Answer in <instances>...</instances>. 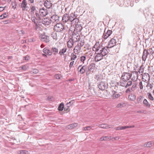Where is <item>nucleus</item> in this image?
Returning a JSON list of instances; mask_svg holds the SVG:
<instances>
[{
    "label": "nucleus",
    "mask_w": 154,
    "mask_h": 154,
    "mask_svg": "<svg viewBox=\"0 0 154 154\" xmlns=\"http://www.w3.org/2000/svg\"><path fill=\"white\" fill-rule=\"evenodd\" d=\"M61 75L60 74H57L55 75L54 77L57 79H60L61 77Z\"/></svg>",
    "instance_id": "nucleus-52"
},
{
    "label": "nucleus",
    "mask_w": 154,
    "mask_h": 154,
    "mask_svg": "<svg viewBox=\"0 0 154 154\" xmlns=\"http://www.w3.org/2000/svg\"><path fill=\"white\" fill-rule=\"evenodd\" d=\"M71 18V14H70V16L67 14H65L63 16L62 20V22L64 23L69 21L70 22Z\"/></svg>",
    "instance_id": "nucleus-5"
},
{
    "label": "nucleus",
    "mask_w": 154,
    "mask_h": 154,
    "mask_svg": "<svg viewBox=\"0 0 154 154\" xmlns=\"http://www.w3.org/2000/svg\"><path fill=\"white\" fill-rule=\"evenodd\" d=\"M116 92L114 91V96L113 97V99H114L116 98H117L120 96L119 94H116Z\"/></svg>",
    "instance_id": "nucleus-37"
},
{
    "label": "nucleus",
    "mask_w": 154,
    "mask_h": 154,
    "mask_svg": "<svg viewBox=\"0 0 154 154\" xmlns=\"http://www.w3.org/2000/svg\"><path fill=\"white\" fill-rule=\"evenodd\" d=\"M31 73L32 74H35L38 73V70L37 69H34L31 71Z\"/></svg>",
    "instance_id": "nucleus-40"
},
{
    "label": "nucleus",
    "mask_w": 154,
    "mask_h": 154,
    "mask_svg": "<svg viewBox=\"0 0 154 154\" xmlns=\"http://www.w3.org/2000/svg\"><path fill=\"white\" fill-rule=\"evenodd\" d=\"M28 151L25 150H20V154H28Z\"/></svg>",
    "instance_id": "nucleus-46"
},
{
    "label": "nucleus",
    "mask_w": 154,
    "mask_h": 154,
    "mask_svg": "<svg viewBox=\"0 0 154 154\" xmlns=\"http://www.w3.org/2000/svg\"><path fill=\"white\" fill-rule=\"evenodd\" d=\"M132 74L133 75V76L135 77L136 78H138V72L137 71H134L132 72Z\"/></svg>",
    "instance_id": "nucleus-38"
},
{
    "label": "nucleus",
    "mask_w": 154,
    "mask_h": 154,
    "mask_svg": "<svg viewBox=\"0 0 154 154\" xmlns=\"http://www.w3.org/2000/svg\"><path fill=\"white\" fill-rule=\"evenodd\" d=\"M78 32L75 30L71 36V37L70 38L73 41L75 42L79 41L80 39V36Z\"/></svg>",
    "instance_id": "nucleus-2"
},
{
    "label": "nucleus",
    "mask_w": 154,
    "mask_h": 154,
    "mask_svg": "<svg viewBox=\"0 0 154 154\" xmlns=\"http://www.w3.org/2000/svg\"><path fill=\"white\" fill-rule=\"evenodd\" d=\"M43 51L45 54L49 56H51L52 54V52L51 51H51L49 49H48L46 48H45L43 49Z\"/></svg>",
    "instance_id": "nucleus-20"
},
{
    "label": "nucleus",
    "mask_w": 154,
    "mask_h": 154,
    "mask_svg": "<svg viewBox=\"0 0 154 154\" xmlns=\"http://www.w3.org/2000/svg\"><path fill=\"white\" fill-rule=\"evenodd\" d=\"M132 84V81H128L126 85V88L128 86H129L131 85Z\"/></svg>",
    "instance_id": "nucleus-47"
},
{
    "label": "nucleus",
    "mask_w": 154,
    "mask_h": 154,
    "mask_svg": "<svg viewBox=\"0 0 154 154\" xmlns=\"http://www.w3.org/2000/svg\"><path fill=\"white\" fill-rule=\"evenodd\" d=\"M128 98L131 101H134L135 99V96L134 94H131L128 95Z\"/></svg>",
    "instance_id": "nucleus-26"
},
{
    "label": "nucleus",
    "mask_w": 154,
    "mask_h": 154,
    "mask_svg": "<svg viewBox=\"0 0 154 154\" xmlns=\"http://www.w3.org/2000/svg\"><path fill=\"white\" fill-rule=\"evenodd\" d=\"M74 61H72L69 64V67L70 68H71L72 66L74 64Z\"/></svg>",
    "instance_id": "nucleus-60"
},
{
    "label": "nucleus",
    "mask_w": 154,
    "mask_h": 154,
    "mask_svg": "<svg viewBox=\"0 0 154 154\" xmlns=\"http://www.w3.org/2000/svg\"><path fill=\"white\" fill-rule=\"evenodd\" d=\"M29 68V66L26 65H24L20 67V68L21 69L23 70H26L27 69Z\"/></svg>",
    "instance_id": "nucleus-35"
},
{
    "label": "nucleus",
    "mask_w": 154,
    "mask_h": 154,
    "mask_svg": "<svg viewBox=\"0 0 154 154\" xmlns=\"http://www.w3.org/2000/svg\"><path fill=\"white\" fill-rule=\"evenodd\" d=\"M82 26L81 24H77L75 26V30L77 32H80L82 30Z\"/></svg>",
    "instance_id": "nucleus-21"
},
{
    "label": "nucleus",
    "mask_w": 154,
    "mask_h": 154,
    "mask_svg": "<svg viewBox=\"0 0 154 154\" xmlns=\"http://www.w3.org/2000/svg\"><path fill=\"white\" fill-rule=\"evenodd\" d=\"M29 59V57L28 55L25 56L23 58V60H28Z\"/></svg>",
    "instance_id": "nucleus-58"
},
{
    "label": "nucleus",
    "mask_w": 154,
    "mask_h": 154,
    "mask_svg": "<svg viewBox=\"0 0 154 154\" xmlns=\"http://www.w3.org/2000/svg\"><path fill=\"white\" fill-rule=\"evenodd\" d=\"M143 97L142 96H140L137 98V101L138 103L141 102L143 98Z\"/></svg>",
    "instance_id": "nucleus-49"
},
{
    "label": "nucleus",
    "mask_w": 154,
    "mask_h": 154,
    "mask_svg": "<svg viewBox=\"0 0 154 154\" xmlns=\"http://www.w3.org/2000/svg\"><path fill=\"white\" fill-rule=\"evenodd\" d=\"M99 128H110L112 127V126L111 125H108L105 124H102L99 125H98Z\"/></svg>",
    "instance_id": "nucleus-16"
},
{
    "label": "nucleus",
    "mask_w": 154,
    "mask_h": 154,
    "mask_svg": "<svg viewBox=\"0 0 154 154\" xmlns=\"http://www.w3.org/2000/svg\"><path fill=\"white\" fill-rule=\"evenodd\" d=\"M148 54H149V53L148 52V51L146 49H144L142 57V60L143 61H145L146 60Z\"/></svg>",
    "instance_id": "nucleus-14"
},
{
    "label": "nucleus",
    "mask_w": 154,
    "mask_h": 154,
    "mask_svg": "<svg viewBox=\"0 0 154 154\" xmlns=\"http://www.w3.org/2000/svg\"><path fill=\"white\" fill-rule=\"evenodd\" d=\"M148 86H149L150 87V88L152 89V88H153V85H152L151 84H150V83H148V84H147V85L146 86V87H148Z\"/></svg>",
    "instance_id": "nucleus-59"
},
{
    "label": "nucleus",
    "mask_w": 154,
    "mask_h": 154,
    "mask_svg": "<svg viewBox=\"0 0 154 154\" xmlns=\"http://www.w3.org/2000/svg\"><path fill=\"white\" fill-rule=\"evenodd\" d=\"M133 88V87L132 86L131 88H130L127 89V90H126V93H129L132 91Z\"/></svg>",
    "instance_id": "nucleus-43"
},
{
    "label": "nucleus",
    "mask_w": 154,
    "mask_h": 154,
    "mask_svg": "<svg viewBox=\"0 0 154 154\" xmlns=\"http://www.w3.org/2000/svg\"><path fill=\"white\" fill-rule=\"evenodd\" d=\"M138 78H136L135 77L133 76L132 79V80L134 81H135Z\"/></svg>",
    "instance_id": "nucleus-64"
},
{
    "label": "nucleus",
    "mask_w": 154,
    "mask_h": 154,
    "mask_svg": "<svg viewBox=\"0 0 154 154\" xmlns=\"http://www.w3.org/2000/svg\"><path fill=\"white\" fill-rule=\"evenodd\" d=\"M131 75H132V74H130V73L126 72V76L128 80H129V79H130L131 77Z\"/></svg>",
    "instance_id": "nucleus-41"
},
{
    "label": "nucleus",
    "mask_w": 154,
    "mask_h": 154,
    "mask_svg": "<svg viewBox=\"0 0 154 154\" xmlns=\"http://www.w3.org/2000/svg\"><path fill=\"white\" fill-rule=\"evenodd\" d=\"M104 140H111V136H104Z\"/></svg>",
    "instance_id": "nucleus-42"
},
{
    "label": "nucleus",
    "mask_w": 154,
    "mask_h": 154,
    "mask_svg": "<svg viewBox=\"0 0 154 154\" xmlns=\"http://www.w3.org/2000/svg\"><path fill=\"white\" fill-rule=\"evenodd\" d=\"M51 22V19L49 20L47 18H44L42 21V23L46 25H49Z\"/></svg>",
    "instance_id": "nucleus-18"
},
{
    "label": "nucleus",
    "mask_w": 154,
    "mask_h": 154,
    "mask_svg": "<svg viewBox=\"0 0 154 154\" xmlns=\"http://www.w3.org/2000/svg\"><path fill=\"white\" fill-rule=\"evenodd\" d=\"M139 86L140 87V89H143V83L142 81H140L139 84Z\"/></svg>",
    "instance_id": "nucleus-53"
},
{
    "label": "nucleus",
    "mask_w": 154,
    "mask_h": 154,
    "mask_svg": "<svg viewBox=\"0 0 154 154\" xmlns=\"http://www.w3.org/2000/svg\"><path fill=\"white\" fill-rule=\"evenodd\" d=\"M66 50L67 48L66 47H65L60 50L59 52V54L61 55H63L64 54V53L66 52Z\"/></svg>",
    "instance_id": "nucleus-22"
},
{
    "label": "nucleus",
    "mask_w": 154,
    "mask_h": 154,
    "mask_svg": "<svg viewBox=\"0 0 154 154\" xmlns=\"http://www.w3.org/2000/svg\"><path fill=\"white\" fill-rule=\"evenodd\" d=\"M142 79L143 80V81L144 82L149 81L150 79L149 75L148 73H145L143 75Z\"/></svg>",
    "instance_id": "nucleus-12"
},
{
    "label": "nucleus",
    "mask_w": 154,
    "mask_h": 154,
    "mask_svg": "<svg viewBox=\"0 0 154 154\" xmlns=\"http://www.w3.org/2000/svg\"><path fill=\"white\" fill-rule=\"evenodd\" d=\"M112 31L110 30H108L107 32L106 33V35L108 36H109L110 35L112 34Z\"/></svg>",
    "instance_id": "nucleus-51"
},
{
    "label": "nucleus",
    "mask_w": 154,
    "mask_h": 154,
    "mask_svg": "<svg viewBox=\"0 0 154 154\" xmlns=\"http://www.w3.org/2000/svg\"><path fill=\"white\" fill-rule=\"evenodd\" d=\"M116 43L115 39L112 38L109 42L107 46L103 47L97 42L92 48V50L95 52L94 60L96 62L99 61L103 58V57L107 55L109 51V48L113 47Z\"/></svg>",
    "instance_id": "nucleus-1"
},
{
    "label": "nucleus",
    "mask_w": 154,
    "mask_h": 154,
    "mask_svg": "<svg viewBox=\"0 0 154 154\" xmlns=\"http://www.w3.org/2000/svg\"><path fill=\"white\" fill-rule=\"evenodd\" d=\"M17 3L16 2H14L12 3V8L14 9H16V8Z\"/></svg>",
    "instance_id": "nucleus-44"
},
{
    "label": "nucleus",
    "mask_w": 154,
    "mask_h": 154,
    "mask_svg": "<svg viewBox=\"0 0 154 154\" xmlns=\"http://www.w3.org/2000/svg\"><path fill=\"white\" fill-rule=\"evenodd\" d=\"M143 103V104L144 106L147 108H149L150 106V104L148 102L146 99H145L144 100Z\"/></svg>",
    "instance_id": "nucleus-23"
},
{
    "label": "nucleus",
    "mask_w": 154,
    "mask_h": 154,
    "mask_svg": "<svg viewBox=\"0 0 154 154\" xmlns=\"http://www.w3.org/2000/svg\"><path fill=\"white\" fill-rule=\"evenodd\" d=\"M73 100H72L70 102H69L68 103H67L66 105H67L68 106H70L72 105V104L73 103Z\"/></svg>",
    "instance_id": "nucleus-57"
},
{
    "label": "nucleus",
    "mask_w": 154,
    "mask_h": 154,
    "mask_svg": "<svg viewBox=\"0 0 154 154\" xmlns=\"http://www.w3.org/2000/svg\"><path fill=\"white\" fill-rule=\"evenodd\" d=\"M148 52L149 53V54H150L151 55L153 54L154 53V52L153 51L152 48H149V49Z\"/></svg>",
    "instance_id": "nucleus-55"
},
{
    "label": "nucleus",
    "mask_w": 154,
    "mask_h": 154,
    "mask_svg": "<svg viewBox=\"0 0 154 154\" xmlns=\"http://www.w3.org/2000/svg\"><path fill=\"white\" fill-rule=\"evenodd\" d=\"M154 145V143L151 141H150L148 142L147 144H145L144 145L145 147H150Z\"/></svg>",
    "instance_id": "nucleus-27"
},
{
    "label": "nucleus",
    "mask_w": 154,
    "mask_h": 154,
    "mask_svg": "<svg viewBox=\"0 0 154 154\" xmlns=\"http://www.w3.org/2000/svg\"><path fill=\"white\" fill-rule=\"evenodd\" d=\"M27 3L26 0H23L21 3V7L23 8V10H25L26 7Z\"/></svg>",
    "instance_id": "nucleus-25"
},
{
    "label": "nucleus",
    "mask_w": 154,
    "mask_h": 154,
    "mask_svg": "<svg viewBox=\"0 0 154 154\" xmlns=\"http://www.w3.org/2000/svg\"><path fill=\"white\" fill-rule=\"evenodd\" d=\"M34 11H37L36 10V8L35 7V6H32L31 8L30 11V14L32 15V14H34Z\"/></svg>",
    "instance_id": "nucleus-28"
},
{
    "label": "nucleus",
    "mask_w": 154,
    "mask_h": 154,
    "mask_svg": "<svg viewBox=\"0 0 154 154\" xmlns=\"http://www.w3.org/2000/svg\"><path fill=\"white\" fill-rule=\"evenodd\" d=\"M77 125V124L76 123L71 124L69 125V126H70V127L71 128H74V127H76Z\"/></svg>",
    "instance_id": "nucleus-45"
},
{
    "label": "nucleus",
    "mask_w": 154,
    "mask_h": 154,
    "mask_svg": "<svg viewBox=\"0 0 154 154\" xmlns=\"http://www.w3.org/2000/svg\"><path fill=\"white\" fill-rule=\"evenodd\" d=\"M98 87L99 89L101 90H104L107 88V83L104 82H101Z\"/></svg>",
    "instance_id": "nucleus-9"
},
{
    "label": "nucleus",
    "mask_w": 154,
    "mask_h": 154,
    "mask_svg": "<svg viewBox=\"0 0 154 154\" xmlns=\"http://www.w3.org/2000/svg\"><path fill=\"white\" fill-rule=\"evenodd\" d=\"M125 106V104L124 103H119L117 105L116 107L117 108H122Z\"/></svg>",
    "instance_id": "nucleus-33"
},
{
    "label": "nucleus",
    "mask_w": 154,
    "mask_h": 154,
    "mask_svg": "<svg viewBox=\"0 0 154 154\" xmlns=\"http://www.w3.org/2000/svg\"><path fill=\"white\" fill-rule=\"evenodd\" d=\"M77 16L73 13L71 14V19L70 22L73 25L75 26L78 24L79 22V20L76 18Z\"/></svg>",
    "instance_id": "nucleus-3"
},
{
    "label": "nucleus",
    "mask_w": 154,
    "mask_h": 154,
    "mask_svg": "<svg viewBox=\"0 0 154 154\" xmlns=\"http://www.w3.org/2000/svg\"><path fill=\"white\" fill-rule=\"evenodd\" d=\"M87 66L84 65L82 67V65H79L78 68V71L81 74H84L87 70Z\"/></svg>",
    "instance_id": "nucleus-11"
},
{
    "label": "nucleus",
    "mask_w": 154,
    "mask_h": 154,
    "mask_svg": "<svg viewBox=\"0 0 154 154\" xmlns=\"http://www.w3.org/2000/svg\"><path fill=\"white\" fill-rule=\"evenodd\" d=\"M75 42L73 41L70 38H69L68 41L67 42V46L69 48L72 47Z\"/></svg>",
    "instance_id": "nucleus-17"
},
{
    "label": "nucleus",
    "mask_w": 154,
    "mask_h": 154,
    "mask_svg": "<svg viewBox=\"0 0 154 154\" xmlns=\"http://www.w3.org/2000/svg\"><path fill=\"white\" fill-rule=\"evenodd\" d=\"M39 10V13L40 16L43 17L46 16L48 14L46 9L44 8L38 9Z\"/></svg>",
    "instance_id": "nucleus-13"
},
{
    "label": "nucleus",
    "mask_w": 154,
    "mask_h": 154,
    "mask_svg": "<svg viewBox=\"0 0 154 154\" xmlns=\"http://www.w3.org/2000/svg\"><path fill=\"white\" fill-rule=\"evenodd\" d=\"M6 13H4L3 14H2L0 16V19H3L4 18L6 17Z\"/></svg>",
    "instance_id": "nucleus-54"
},
{
    "label": "nucleus",
    "mask_w": 154,
    "mask_h": 154,
    "mask_svg": "<svg viewBox=\"0 0 154 154\" xmlns=\"http://www.w3.org/2000/svg\"><path fill=\"white\" fill-rule=\"evenodd\" d=\"M64 106L63 103H61L59 105L58 109L59 111H62L64 108Z\"/></svg>",
    "instance_id": "nucleus-29"
},
{
    "label": "nucleus",
    "mask_w": 154,
    "mask_h": 154,
    "mask_svg": "<svg viewBox=\"0 0 154 154\" xmlns=\"http://www.w3.org/2000/svg\"><path fill=\"white\" fill-rule=\"evenodd\" d=\"M51 21L53 23H57L59 21L60 17L57 15L54 14L51 17Z\"/></svg>",
    "instance_id": "nucleus-6"
},
{
    "label": "nucleus",
    "mask_w": 154,
    "mask_h": 154,
    "mask_svg": "<svg viewBox=\"0 0 154 154\" xmlns=\"http://www.w3.org/2000/svg\"><path fill=\"white\" fill-rule=\"evenodd\" d=\"M84 43L85 41L84 40H81L80 42L78 43L74 50H76L77 52H79L81 49V48L84 45Z\"/></svg>",
    "instance_id": "nucleus-7"
},
{
    "label": "nucleus",
    "mask_w": 154,
    "mask_h": 154,
    "mask_svg": "<svg viewBox=\"0 0 154 154\" xmlns=\"http://www.w3.org/2000/svg\"><path fill=\"white\" fill-rule=\"evenodd\" d=\"M100 76L99 75H95V79H97V80H99L100 79Z\"/></svg>",
    "instance_id": "nucleus-61"
},
{
    "label": "nucleus",
    "mask_w": 154,
    "mask_h": 154,
    "mask_svg": "<svg viewBox=\"0 0 154 154\" xmlns=\"http://www.w3.org/2000/svg\"><path fill=\"white\" fill-rule=\"evenodd\" d=\"M44 5L46 7L48 8H50L52 5V3L50 1L47 0L45 1Z\"/></svg>",
    "instance_id": "nucleus-19"
},
{
    "label": "nucleus",
    "mask_w": 154,
    "mask_h": 154,
    "mask_svg": "<svg viewBox=\"0 0 154 154\" xmlns=\"http://www.w3.org/2000/svg\"><path fill=\"white\" fill-rule=\"evenodd\" d=\"M92 128L91 126H89L84 128V130L85 131H88L91 130Z\"/></svg>",
    "instance_id": "nucleus-50"
},
{
    "label": "nucleus",
    "mask_w": 154,
    "mask_h": 154,
    "mask_svg": "<svg viewBox=\"0 0 154 154\" xmlns=\"http://www.w3.org/2000/svg\"><path fill=\"white\" fill-rule=\"evenodd\" d=\"M95 67V64L94 63H91L88 66L87 70L88 71H93Z\"/></svg>",
    "instance_id": "nucleus-15"
},
{
    "label": "nucleus",
    "mask_w": 154,
    "mask_h": 154,
    "mask_svg": "<svg viewBox=\"0 0 154 154\" xmlns=\"http://www.w3.org/2000/svg\"><path fill=\"white\" fill-rule=\"evenodd\" d=\"M144 69L143 68V65H142L140 67V68L139 69L138 72L139 74L143 73V72Z\"/></svg>",
    "instance_id": "nucleus-34"
},
{
    "label": "nucleus",
    "mask_w": 154,
    "mask_h": 154,
    "mask_svg": "<svg viewBox=\"0 0 154 154\" xmlns=\"http://www.w3.org/2000/svg\"><path fill=\"white\" fill-rule=\"evenodd\" d=\"M125 129V126H118L115 128L116 130H120Z\"/></svg>",
    "instance_id": "nucleus-32"
},
{
    "label": "nucleus",
    "mask_w": 154,
    "mask_h": 154,
    "mask_svg": "<svg viewBox=\"0 0 154 154\" xmlns=\"http://www.w3.org/2000/svg\"><path fill=\"white\" fill-rule=\"evenodd\" d=\"M103 36L105 39H106L109 36H108L107 35H106V34H103Z\"/></svg>",
    "instance_id": "nucleus-62"
},
{
    "label": "nucleus",
    "mask_w": 154,
    "mask_h": 154,
    "mask_svg": "<svg viewBox=\"0 0 154 154\" xmlns=\"http://www.w3.org/2000/svg\"><path fill=\"white\" fill-rule=\"evenodd\" d=\"M80 58L81 61L82 62H83V63H84V61L86 59V57L85 56H82Z\"/></svg>",
    "instance_id": "nucleus-48"
},
{
    "label": "nucleus",
    "mask_w": 154,
    "mask_h": 154,
    "mask_svg": "<svg viewBox=\"0 0 154 154\" xmlns=\"http://www.w3.org/2000/svg\"><path fill=\"white\" fill-rule=\"evenodd\" d=\"M35 15H36V17H37L36 20H40L41 19V18H40V14H39L38 13V11H35Z\"/></svg>",
    "instance_id": "nucleus-39"
},
{
    "label": "nucleus",
    "mask_w": 154,
    "mask_h": 154,
    "mask_svg": "<svg viewBox=\"0 0 154 154\" xmlns=\"http://www.w3.org/2000/svg\"><path fill=\"white\" fill-rule=\"evenodd\" d=\"M119 137H111V140H112L113 141L114 140H119Z\"/></svg>",
    "instance_id": "nucleus-56"
},
{
    "label": "nucleus",
    "mask_w": 154,
    "mask_h": 154,
    "mask_svg": "<svg viewBox=\"0 0 154 154\" xmlns=\"http://www.w3.org/2000/svg\"><path fill=\"white\" fill-rule=\"evenodd\" d=\"M89 57H90L93 56V53L91 51H89Z\"/></svg>",
    "instance_id": "nucleus-63"
},
{
    "label": "nucleus",
    "mask_w": 154,
    "mask_h": 154,
    "mask_svg": "<svg viewBox=\"0 0 154 154\" xmlns=\"http://www.w3.org/2000/svg\"><path fill=\"white\" fill-rule=\"evenodd\" d=\"M125 75V72H124L121 78L122 80H120L119 82H117V84L118 85L124 87L125 85V79L124 78Z\"/></svg>",
    "instance_id": "nucleus-8"
},
{
    "label": "nucleus",
    "mask_w": 154,
    "mask_h": 154,
    "mask_svg": "<svg viewBox=\"0 0 154 154\" xmlns=\"http://www.w3.org/2000/svg\"><path fill=\"white\" fill-rule=\"evenodd\" d=\"M64 29V26L61 23H57L54 26V30L57 32L62 31Z\"/></svg>",
    "instance_id": "nucleus-4"
},
{
    "label": "nucleus",
    "mask_w": 154,
    "mask_h": 154,
    "mask_svg": "<svg viewBox=\"0 0 154 154\" xmlns=\"http://www.w3.org/2000/svg\"><path fill=\"white\" fill-rule=\"evenodd\" d=\"M58 48L55 47H53L51 49V51L54 55H56L58 53Z\"/></svg>",
    "instance_id": "nucleus-24"
},
{
    "label": "nucleus",
    "mask_w": 154,
    "mask_h": 154,
    "mask_svg": "<svg viewBox=\"0 0 154 154\" xmlns=\"http://www.w3.org/2000/svg\"><path fill=\"white\" fill-rule=\"evenodd\" d=\"M147 95L149 98L151 100H154L153 97H152V94L149 92L147 93Z\"/></svg>",
    "instance_id": "nucleus-31"
},
{
    "label": "nucleus",
    "mask_w": 154,
    "mask_h": 154,
    "mask_svg": "<svg viewBox=\"0 0 154 154\" xmlns=\"http://www.w3.org/2000/svg\"><path fill=\"white\" fill-rule=\"evenodd\" d=\"M40 37L41 38V40L42 42L48 43L50 41L49 37L45 35V34L41 35Z\"/></svg>",
    "instance_id": "nucleus-10"
},
{
    "label": "nucleus",
    "mask_w": 154,
    "mask_h": 154,
    "mask_svg": "<svg viewBox=\"0 0 154 154\" xmlns=\"http://www.w3.org/2000/svg\"><path fill=\"white\" fill-rule=\"evenodd\" d=\"M35 19H36V18L35 17V16H33V17H32L31 18V19L32 22L34 23L35 24V26H38V22L37 21H35Z\"/></svg>",
    "instance_id": "nucleus-30"
},
{
    "label": "nucleus",
    "mask_w": 154,
    "mask_h": 154,
    "mask_svg": "<svg viewBox=\"0 0 154 154\" xmlns=\"http://www.w3.org/2000/svg\"><path fill=\"white\" fill-rule=\"evenodd\" d=\"M77 58L76 56L74 53H72L71 54V61L73 60L76 59Z\"/></svg>",
    "instance_id": "nucleus-36"
}]
</instances>
